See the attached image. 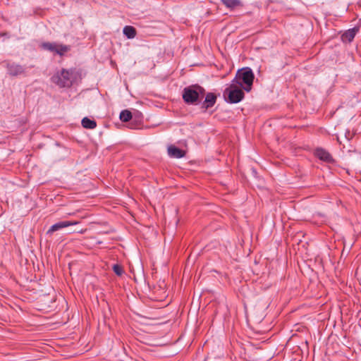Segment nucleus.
<instances>
[{
  "instance_id": "1",
  "label": "nucleus",
  "mask_w": 361,
  "mask_h": 361,
  "mask_svg": "<svg viewBox=\"0 0 361 361\" xmlns=\"http://www.w3.org/2000/svg\"><path fill=\"white\" fill-rule=\"evenodd\" d=\"M182 98L187 105H200V109L206 111L214 106L217 95L213 92H206L203 87L195 84L183 88Z\"/></svg>"
},
{
  "instance_id": "2",
  "label": "nucleus",
  "mask_w": 361,
  "mask_h": 361,
  "mask_svg": "<svg viewBox=\"0 0 361 361\" xmlns=\"http://www.w3.org/2000/svg\"><path fill=\"white\" fill-rule=\"evenodd\" d=\"M243 90L235 84L231 83L223 92L224 100L229 104H237L241 102L245 97Z\"/></svg>"
},
{
  "instance_id": "3",
  "label": "nucleus",
  "mask_w": 361,
  "mask_h": 361,
  "mask_svg": "<svg viewBox=\"0 0 361 361\" xmlns=\"http://www.w3.org/2000/svg\"><path fill=\"white\" fill-rule=\"evenodd\" d=\"M72 71L63 68L60 72L55 73L51 78V80L59 87H69L72 85L74 79Z\"/></svg>"
},
{
  "instance_id": "4",
  "label": "nucleus",
  "mask_w": 361,
  "mask_h": 361,
  "mask_svg": "<svg viewBox=\"0 0 361 361\" xmlns=\"http://www.w3.org/2000/svg\"><path fill=\"white\" fill-rule=\"evenodd\" d=\"M254 78V73L249 67L240 69L236 73V80H240L242 84V89L247 92L252 90Z\"/></svg>"
},
{
  "instance_id": "5",
  "label": "nucleus",
  "mask_w": 361,
  "mask_h": 361,
  "mask_svg": "<svg viewBox=\"0 0 361 361\" xmlns=\"http://www.w3.org/2000/svg\"><path fill=\"white\" fill-rule=\"evenodd\" d=\"M40 47L46 51L51 53L63 56L65 53L71 49L70 46L65 44H60L56 42H43L41 44Z\"/></svg>"
},
{
  "instance_id": "6",
  "label": "nucleus",
  "mask_w": 361,
  "mask_h": 361,
  "mask_svg": "<svg viewBox=\"0 0 361 361\" xmlns=\"http://www.w3.org/2000/svg\"><path fill=\"white\" fill-rule=\"evenodd\" d=\"M3 63L7 69V73L11 76H18L25 73L26 68L15 62L4 61Z\"/></svg>"
},
{
  "instance_id": "7",
  "label": "nucleus",
  "mask_w": 361,
  "mask_h": 361,
  "mask_svg": "<svg viewBox=\"0 0 361 361\" xmlns=\"http://www.w3.org/2000/svg\"><path fill=\"white\" fill-rule=\"evenodd\" d=\"M315 157L326 163H334V159L329 152L323 148L317 147L314 152Z\"/></svg>"
},
{
  "instance_id": "8",
  "label": "nucleus",
  "mask_w": 361,
  "mask_h": 361,
  "mask_svg": "<svg viewBox=\"0 0 361 361\" xmlns=\"http://www.w3.org/2000/svg\"><path fill=\"white\" fill-rule=\"evenodd\" d=\"M75 224H76V222H73V221H62L57 222V223L54 224V225H52L49 228V229L47 232V234L51 235L55 231L61 230V229L66 228L69 226H73Z\"/></svg>"
},
{
  "instance_id": "9",
  "label": "nucleus",
  "mask_w": 361,
  "mask_h": 361,
  "mask_svg": "<svg viewBox=\"0 0 361 361\" xmlns=\"http://www.w3.org/2000/svg\"><path fill=\"white\" fill-rule=\"evenodd\" d=\"M168 154L171 158L180 159L185 157V151L171 145L168 147Z\"/></svg>"
},
{
  "instance_id": "10",
  "label": "nucleus",
  "mask_w": 361,
  "mask_h": 361,
  "mask_svg": "<svg viewBox=\"0 0 361 361\" xmlns=\"http://www.w3.org/2000/svg\"><path fill=\"white\" fill-rule=\"evenodd\" d=\"M358 30L359 29L357 27H353L348 30L341 35L342 41L343 42H352Z\"/></svg>"
},
{
  "instance_id": "11",
  "label": "nucleus",
  "mask_w": 361,
  "mask_h": 361,
  "mask_svg": "<svg viewBox=\"0 0 361 361\" xmlns=\"http://www.w3.org/2000/svg\"><path fill=\"white\" fill-rule=\"evenodd\" d=\"M221 2L230 10H233L238 6H243L240 0H221Z\"/></svg>"
},
{
  "instance_id": "12",
  "label": "nucleus",
  "mask_w": 361,
  "mask_h": 361,
  "mask_svg": "<svg viewBox=\"0 0 361 361\" xmlns=\"http://www.w3.org/2000/svg\"><path fill=\"white\" fill-rule=\"evenodd\" d=\"M82 126L86 129H94L97 127V122L88 117H85L81 121Z\"/></svg>"
},
{
  "instance_id": "13",
  "label": "nucleus",
  "mask_w": 361,
  "mask_h": 361,
  "mask_svg": "<svg viewBox=\"0 0 361 361\" xmlns=\"http://www.w3.org/2000/svg\"><path fill=\"white\" fill-rule=\"evenodd\" d=\"M123 32L128 39H133L137 34L136 29L130 25H126L123 27Z\"/></svg>"
},
{
  "instance_id": "14",
  "label": "nucleus",
  "mask_w": 361,
  "mask_h": 361,
  "mask_svg": "<svg viewBox=\"0 0 361 361\" xmlns=\"http://www.w3.org/2000/svg\"><path fill=\"white\" fill-rule=\"evenodd\" d=\"M132 117H133L132 113L129 110H127V109L121 111V112L120 113V116H119L120 120L122 122H125V123L130 121L132 119Z\"/></svg>"
},
{
  "instance_id": "15",
  "label": "nucleus",
  "mask_w": 361,
  "mask_h": 361,
  "mask_svg": "<svg viewBox=\"0 0 361 361\" xmlns=\"http://www.w3.org/2000/svg\"><path fill=\"white\" fill-rule=\"evenodd\" d=\"M112 269L114 272L118 276H122L124 273L123 267L118 264H114Z\"/></svg>"
},
{
  "instance_id": "16",
  "label": "nucleus",
  "mask_w": 361,
  "mask_h": 361,
  "mask_svg": "<svg viewBox=\"0 0 361 361\" xmlns=\"http://www.w3.org/2000/svg\"><path fill=\"white\" fill-rule=\"evenodd\" d=\"M231 83L235 84V85L242 88V84L240 83L239 79L236 80V76L233 79V80L231 81Z\"/></svg>"
}]
</instances>
